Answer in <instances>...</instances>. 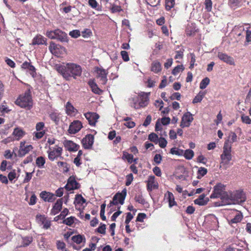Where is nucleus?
<instances>
[{
	"instance_id": "1",
	"label": "nucleus",
	"mask_w": 251,
	"mask_h": 251,
	"mask_svg": "<svg viewBox=\"0 0 251 251\" xmlns=\"http://www.w3.org/2000/svg\"><path fill=\"white\" fill-rule=\"evenodd\" d=\"M57 70L66 80H69L72 77L75 78L76 76H80L82 73L81 66L75 63L59 65L57 67Z\"/></svg>"
},
{
	"instance_id": "2",
	"label": "nucleus",
	"mask_w": 251,
	"mask_h": 251,
	"mask_svg": "<svg viewBox=\"0 0 251 251\" xmlns=\"http://www.w3.org/2000/svg\"><path fill=\"white\" fill-rule=\"evenodd\" d=\"M231 146L229 144V140H226L223 147V151L220 157L221 161L220 162L221 167L223 166L225 169L229 167V162L232 159Z\"/></svg>"
},
{
	"instance_id": "3",
	"label": "nucleus",
	"mask_w": 251,
	"mask_h": 251,
	"mask_svg": "<svg viewBox=\"0 0 251 251\" xmlns=\"http://www.w3.org/2000/svg\"><path fill=\"white\" fill-rule=\"evenodd\" d=\"M15 104L21 108L30 109L32 106V100L29 91L19 96L15 101Z\"/></svg>"
},
{
	"instance_id": "4",
	"label": "nucleus",
	"mask_w": 251,
	"mask_h": 251,
	"mask_svg": "<svg viewBox=\"0 0 251 251\" xmlns=\"http://www.w3.org/2000/svg\"><path fill=\"white\" fill-rule=\"evenodd\" d=\"M62 152L63 149L61 147L50 148L49 150L47 151L48 158L51 161L56 160L58 158L63 159V157L62 156Z\"/></svg>"
},
{
	"instance_id": "5",
	"label": "nucleus",
	"mask_w": 251,
	"mask_h": 251,
	"mask_svg": "<svg viewBox=\"0 0 251 251\" xmlns=\"http://www.w3.org/2000/svg\"><path fill=\"white\" fill-rule=\"evenodd\" d=\"M126 196V189H124L121 193H117L113 197V200L110 201V203L108 206L110 207L114 205H117L118 203L123 205L124 203V201Z\"/></svg>"
},
{
	"instance_id": "6",
	"label": "nucleus",
	"mask_w": 251,
	"mask_h": 251,
	"mask_svg": "<svg viewBox=\"0 0 251 251\" xmlns=\"http://www.w3.org/2000/svg\"><path fill=\"white\" fill-rule=\"evenodd\" d=\"M231 195L233 198V204H241L246 201L245 194L242 190L231 192Z\"/></svg>"
},
{
	"instance_id": "7",
	"label": "nucleus",
	"mask_w": 251,
	"mask_h": 251,
	"mask_svg": "<svg viewBox=\"0 0 251 251\" xmlns=\"http://www.w3.org/2000/svg\"><path fill=\"white\" fill-rule=\"evenodd\" d=\"M225 188V186L224 184L221 183H218L214 187L213 193L210 198L211 199L220 198L223 193L226 192Z\"/></svg>"
},
{
	"instance_id": "8",
	"label": "nucleus",
	"mask_w": 251,
	"mask_h": 251,
	"mask_svg": "<svg viewBox=\"0 0 251 251\" xmlns=\"http://www.w3.org/2000/svg\"><path fill=\"white\" fill-rule=\"evenodd\" d=\"M193 120V115L190 112H187L182 116L180 126L182 128L189 127Z\"/></svg>"
},
{
	"instance_id": "9",
	"label": "nucleus",
	"mask_w": 251,
	"mask_h": 251,
	"mask_svg": "<svg viewBox=\"0 0 251 251\" xmlns=\"http://www.w3.org/2000/svg\"><path fill=\"white\" fill-rule=\"evenodd\" d=\"M96 72L97 73V77L100 79V82L101 84L105 85L107 81V75L108 72L107 70L103 69L97 67L96 68Z\"/></svg>"
},
{
	"instance_id": "10",
	"label": "nucleus",
	"mask_w": 251,
	"mask_h": 251,
	"mask_svg": "<svg viewBox=\"0 0 251 251\" xmlns=\"http://www.w3.org/2000/svg\"><path fill=\"white\" fill-rule=\"evenodd\" d=\"M82 127V125L81 122L78 120L74 121L70 124L68 132L70 134H75L78 132Z\"/></svg>"
},
{
	"instance_id": "11",
	"label": "nucleus",
	"mask_w": 251,
	"mask_h": 251,
	"mask_svg": "<svg viewBox=\"0 0 251 251\" xmlns=\"http://www.w3.org/2000/svg\"><path fill=\"white\" fill-rule=\"evenodd\" d=\"M79 187V184L75 180V177L72 176L69 178L65 188L69 191L77 189Z\"/></svg>"
},
{
	"instance_id": "12",
	"label": "nucleus",
	"mask_w": 251,
	"mask_h": 251,
	"mask_svg": "<svg viewBox=\"0 0 251 251\" xmlns=\"http://www.w3.org/2000/svg\"><path fill=\"white\" fill-rule=\"evenodd\" d=\"M217 56L221 60L229 65H235L234 59L226 53L222 52H218L217 53Z\"/></svg>"
},
{
	"instance_id": "13",
	"label": "nucleus",
	"mask_w": 251,
	"mask_h": 251,
	"mask_svg": "<svg viewBox=\"0 0 251 251\" xmlns=\"http://www.w3.org/2000/svg\"><path fill=\"white\" fill-rule=\"evenodd\" d=\"M94 136L88 134L82 140V143L85 149H90L92 148L94 143Z\"/></svg>"
},
{
	"instance_id": "14",
	"label": "nucleus",
	"mask_w": 251,
	"mask_h": 251,
	"mask_svg": "<svg viewBox=\"0 0 251 251\" xmlns=\"http://www.w3.org/2000/svg\"><path fill=\"white\" fill-rule=\"evenodd\" d=\"M220 198L222 200V205L233 204L231 192L224 193Z\"/></svg>"
},
{
	"instance_id": "15",
	"label": "nucleus",
	"mask_w": 251,
	"mask_h": 251,
	"mask_svg": "<svg viewBox=\"0 0 251 251\" xmlns=\"http://www.w3.org/2000/svg\"><path fill=\"white\" fill-rule=\"evenodd\" d=\"M84 116L88 120L89 124L91 126H95L99 118V115L95 112H87L84 114Z\"/></svg>"
},
{
	"instance_id": "16",
	"label": "nucleus",
	"mask_w": 251,
	"mask_h": 251,
	"mask_svg": "<svg viewBox=\"0 0 251 251\" xmlns=\"http://www.w3.org/2000/svg\"><path fill=\"white\" fill-rule=\"evenodd\" d=\"M40 197L44 201L48 202H53L56 199L54 194L46 191H43L40 193Z\"/></svg>"
},
{
	"instance_id": "17",
	"label": "nucleus",
	"mask_w": 251,
	"mask_h": 251,
	"mask_svg": "<svg viewBox=\"0 0 251 251\" xmlns=\"http://www.w3.org/2000/svg\"><path fill=\"white\" fill-rule=\"evenodd\" d=\"M64 145L66 149L70 151H76L79 148V146L78 145H77L73 141L70 140L65 141Z\"/></svg>"
},
{
	"instance_id": "18",
	"label": "nucleus",
	"mask_w": 251,
	"mask_h": 251,
	"mask_svg": "<svg viewBox=\"0 0 251 251\" xmlns=\"http://www.w3.org/2000/svg\"><path fill=\"white\" fill-rule=\"evenodd\" d=\"M32 45H47V39L40 34L37 35L32 41Z\"/></svg>"
},
{
	"instance_id": "19",
	"label": "nucleus",
	"mask_w": 251,
	"mask_h": 251,
	"mask_svg": "<svg viewBox=\"0 0 251 251\" xmlns=\"http://www.w3.org/2000/svg\"><path fill=\"white\" fill-rule=\"evenodd\" d=\"M49 49L52 54L58 56L59 54V50L60 49H64V48L60 45L56 44L53 42H51L49 47Z\"/></svg>"
},
{
	"instance_id": "20",
	"label": "nucleus",
	"mask_w": 251,
	"mask_h": 251,
	"mask_svg": "<svg viewBox=\"0 0 251 251\" xmlns=\"http://www.w3.org/2000/svg\"><path fill=\"white\" fill-rule=\"evenodd\" d=\"M55 39L62 43H68L69 41L67 34L65 32L59 29H57V33Z\"/></svg>"
},
{
	"instance_id": "21",
	"label": "nucleus",
	"mask_w": 251,
	"mask_h": 251,
	"mask_svg": "<svg viewBox=\"0 0 251 251\" xmlns=\"http://www.w3.org/2000/svg\"><path fill=\"white\" fill-rule=\"evenodd\" d=\"M88 84H89V86L91 88L92 91L98 95H101L102 94L103 91L101 90L100 88H99L98 86V85L96 84V83L94 81V80L90 79L89 80Z\"/></svg>"
},
{
	"instance_id": "22",
	"label": "nucleus",
	"mask_w": 251,
	"mask_h": 251,
	"mask_svg": "<svg viewBox=\"0 0 251 251\" xmlns=\"http://www.w3.org/2000/svg\"><path fill=\"white\" fill-rule=\"evenodd\" d=\"M22 68L23 69H26L28 70L30 74L34 77L36 74L35 67L30 64V63L25 61L22 65Z\"/></svg>"
},
{
	"instance_id": "23",
	"label": "nucleus",
	"mask_w": 251,
	"mask_h": 251,
	"mask_svg": "<svg viewBox=\"0 0 251 251\" xmlns=\"http://www.w3.org/2000/svg\"><path fill=\"white\" fill-rule=\"evenodd\" d=\"M63 199H60L57 200L56 202L55 203L52 209H51V213L53 215H55L58 213L61 209L63 201Z\"/></svg>"
},
{
	"instance_id": "24",
	"label": "nucleus",
	"mask_w": 251,
	"mask_h": 251,
	"mask_svg": "<svg viewBox=\"0 0 251 251\" xmlns=\"http://www.w3.org/2000/svg\"><path fill=\"white\" fill-rule=\"evenodd\" d=\"M205 195L204 194H201V195L199 198L196 199L194 201V203L196 204H198L199 205H204L207 204L208 202L209 199L208 198H205Z\"/></svg>"
},
{
	"instance_id": "25",
	"label": "nucleus",
	"mask_w": 251,
	"mask_h": 251,
	"mask_svg": "<svg viewBox=\"0 0 251 251\" xmlns=\"http://www.w3.org/2000/svg\"><path fill=\"white\" fill-rule=\"evenodd\" d=\"M25 134V131H24L21 128L19 127L15 128L13 132V135L14 137V139L16 140H19L20 139H21Z\"/></svg>"
},
{
	"instance_id": "26",
	"label": "nucleus",
	"mask_w": 251,
	"mask_h": 251,
	"mask_svg": "<svg viewBox=\"0 0 251 251\" xmlns=\"http://www.w3.org/2000/svg\"><path fill=\"white\" fill-rule=\"evenodd\" d=\"M154 176H149L147 181V189L148 190L151 191L153 189L157 188V186L154 184Z\"/></svg>"
},
{
	"instance_id": "27",
	"label": "nucleus",
	"mask_w": 251,
	"mask_h": 251,
	"mask_svg": "<svg viewBox=\"0 0 251 251\" xmlns=\"http://www.w3.org/2000/svg\"><path fill=\"white\" fill-rule=\"evenodd\" d=\"M165 197L168 200L170 207H172L176 204V203L175 201L174 195L171 192H168L167 194L165 195Z\"/></svg>"
},
{
	"instance_id": "28",
	"label": "nucleus",
	"mask_w": 251,
	"mask_h": 251,
	"mask_svg": "<svg viewBox=\"0 0 251 251\" xmlns=\"http://www.w3.org/2000/svg\"><path fill=\"white\" fill-rule=\"evenodd\" d=\"M33 149V147L31 145H27L25 147L21 149H19V156L20 157H23L25 156L26 154L28 153V152Z\"/></svg>"
},
{
	"instance_id": "29",
	"label": "nucleus",
	"mask_w": 251,
	"mask_h": 251,
	"mask_svg": "<svg viewBox=\"0 0 251 251\" xmlns=\"http://www.w3.org/2000/svg\"><path fill=\"white\" fill-rule=\"evenodd\" d=\"M33 241V238L31 236H27L22 237V243L20 247H25L29 245Z\"/></svg>"
},
{
	"instance_id": "30",
	"label": "nucleus",
	"mask_w": 251,
	"mask_h": 251,
	"mask_svg": "<svg viewBox=\"0 0 251 251\" xmlns=\"http://www.w3.org/2000/svg\"><path fill=\"white\" fill-rule=\"evenodd\" d=\"M151 70L155 73H158L161 71V65L160 63L158 61L153 62L151 64Z\"/></svg>"
},
{
	"instance_id": "31",
	"label": "nucleus",
	"mask_w": 251,
	"mask_h": 251,
	"mask_svg": "<svg viewBox=\"0 0 251 251\" xmlns=\"http://www.w3.org/2000/svg\"><path fill=\"white\" fill-rule=\"evenodd\" d=\"M205 94V93L204 92L200 91L199 94L194 98L192 102L194 104L200 102L202 100Z\"/></svg>"
},
{
	"instance_id": "32",
	"label": "nucleus",
	"mask_w": 251,
	"mask_h": 251,
	"mask_svg": "<svg viewBox=\"0 0 251 251\" xmlns=\"http://www.w3.org/2000/svg\"><path fill=\"white\" fill-rule=\"evenodd\" d=\"M58 166L62 169L63 173H67L69 171V168L68 164L66 162L62 161L57 162Z\"/></svg>"
},
{
	"instance_id": "33",
	"label": "nucleus",
	"mask_w": 251,
	"mask_h": 251,
	"mask_svg": "<svg viewBox=\"0 0 251 251\" xmlns=\"http://www.w3.org/2000/svg\"><path fill=\"white\" fill-rule=\"evenodd\" d=\"M45 163V159L43 156L38 157L36 159V164L39 168H43Z\"/></svg>"
},
{
	"instance_id": "34",
	"label": "nucleus",
	"mask_w": 251,
	"mask_h": 251,
	"mask_svg": "<svg viewBox=\"0 0 251 251\" xmlns=\"http://www.w3.org/2000/svg\"><path fill=\"white\" fill-rule=\"evenodd\" d=\"M243 218V215H242V214L240 212H238L236 215L235 216V217L232 219L229 223L230 224H236V223H238L240 222H241V221L242 220Z\"/></svg>"
},
{
	"instance_id": "35",
	"label": "nucleus",
	"mask_w": 251,
	"mask_h": 251,
	"mask_svg": "<svg viewBox=\"0 0 251 251\" xmlns=\"http://www.w3.org/2000/svg\"><path fill=\"white\" fill-rule=\"evenodd\" d=\"M50 117L52 120L55 124L57 125L60 120L59 114L57 112H51L50 114Z\"/></svg>"
},
{
	"instance_id": "36",
	"label": "nucleus",
	"mask_w": 251,
	"mask_h": 251,
	"mask_svg": "<svg viewBox=\"0 0 251 251\" xmlns=\"http://www.w3.org/2000/svg\"><path fill=\"white\" fill-rule=\"evenodd\" d=\"M170 153L178 156H182L184 154V151L177 148L174 147L171 149Z\"/></svg>"
},
{
	"instance_id": "37",
	"label": "nucleus",
	"mask_w": 251,
	"mask_h": 251,
	"mask_svg": "<svg viewBox=\"0 0 251 251\" xmlns=\"http://www.w3.org/2000/svg\"><path fill=\"white\" fill-rule=\"evenodd\" d=\"M75 110L74 106L69 102H67L66 105V111L68 115H72L75 112Z\"/></svg>"
},
{
	"instance_id": "38",
	"label": "nucleus",
	"mask_w": 251,
	"mask_h": 251,
	"mask_svg": "<svg viewBox=\"0 0 251 251\" xmlns=\"http://www.w3.org/2000/svg\"><path fill=\"white\" fill-rule=\"evenodd\" d=\"M183 155L186 159L190 160L193 157L194 152L192 150L188 149L184 151V154Z\"/></svg>"
},
{
	"instance_id": "39",
	"label": "nucleus",
	"mask_w": 251,
	"mask_h": 251,
	"mask_svg": "<svg viewBox=\"0 0 251 251\" xmlns=\"http://www.w3.org/2000/svg\"><path fill=\"white\" fill-rule=\"evenodd\" d=\"M56 247L58 250H61V251H69L66 248L65 243L62 241H57Z\"/></svg>"
},
{
	"instance_id": "40",
	"label": "nucleus",
	"mask_w": 251,
	"mask_h": 251,
	"mask_svg": "<svg viewBox=\"0 0 251 251\" xmlns=\"http://www.w3.org/2000/svg\"><path fill=\"white\" fill-rule=\"evenodd\" d=\"M83 239H85L82 235L80 234L73 236L72 237V241L76 243L77 244H80V243H81Z\"/></svg>"
},
{
	"instance_id": "41",
	"label": "nucleus",
	"mask_w": 251,
	"mask_h": 251,
	"mask_svg": "<svg viewBox=\"0 0 251 251\" xmlns=\"http://www.w3.org/2000/svg\"><path fill=\"white\" fill-rule=\"evenodd\" d=\"M209 82H210L209 78L207 77H205L201 82V83L200 84V88L201 89H205L207 86V85L209 84Z\"/></svg>"
},
{
	"instance_id": "42",
	"label": "nucleus",
	"mask_w": 251,
	"mask_h": 251,
	"mask_svg": "<svg viewBox=\"0 0 251 251\" xmlns=\"http://www.w3.org/2000/svg\"><path fill=\"white\" fill-rule=\"evenodd\" d=\"M207 173V170L204 167H200L198 172V178L200 179Z\"/></svg>"
},
{
	"instance_id": "43",
	"label": "nucleus",
	"mask_w": 251,
	"mask_h": 251,
	"mask_svg": "<svg viewBox=\"0 0 251 251\" xmlns=\"http://www.w3.org/2000/svg\"><path fill=\"white\" fill-rule=\"evenodd\" d=\"M133 101V105H131V106L133 107L135 109H138L139 108L143 106L144 105H146V104L144 102H140L139 103H137L136 102L137 101L138 98H132Z\"/></svg>"
},
{
	"instance_id": "44",
	"label": "nucleus",
	"mask_w": 251,
	"mask_h": 251,
	"mask_svg": "<svg viewBox=\"0 0 251 251\" xmlns=\"http://www.w3.org/2000/svg\"><path fill=\"white\" fill-rule=\"evenodd\" d=\"M122 158L123 159H126L129 163L133 162V155L126 151H124Z\"/></svg>"
},
{
	"instance_id": "45",
	"label": "nucleus",
	"mask_w": 251,
	"mask_h": 251,
	"mask_svg": "<svg viewBox=\"0 0 251 251\" xmlns=\"http://www.w3.org/2000/svg\"><path fill=\"white\" fill-rule=\"evenodd\" d=\"M231 244H237V245H238L237 246V248H243L244 251H246V246L245 243L243 241L236 240L234 241V243H232Z\"/></svg>"
},
{
	"instance_id": "46",
	"label": "nucleus",
	"mask_w": 251,
	"mask_h": 251,
	"mask_svg": "<svg viewBox=\"0 0 251 251\" xmlns=\"http://www.w3.org/2000/svg\"><path fill=\"white\" fill-rule=\"evenodd\" d=\"M75 203H76L77 204H83L86 202V200L84 198L82 197L81 195L77 194L75 196Z\"/></svg>"
},
{
	"instance_id": "47",
	"label": "nucleus",
	"mask_w": 251,
	"mask_h": 251,
	"mask_svg": "<svg viewBox=\"0 0 251 251\" xmlns=\"http://www.w3.org/2000/svg\"><path fill=\"white\" fill-rule=\"evenodd\" d=\"M241 0H229L228 4L232 8L239 7L240 5Z\"/></svg>"
},
{
	"instance_id": "48",
	"label": "nucleus",
	"mask_w": 251,
	"mask_h": 251,
	"mask_svg": "<svg viewBox=\"0 0 251 251\" xmlns=\"http://www.w3.org/2000/svg\"><path fill=\"white\" fill-rule=\"evenodd\" d=\"M175 0H165L166 9L170 10L175 5Z\"/></svg>"
},
{
	"instance_id": "49",
	"label": "nucleus",
	"mask_w": 251,
	"mask_h": 251,
	"mask_svg": "<svg viewBox=\"0 0 251 251\" xmlns=\"http://www.w3.org/2000/svg\"><path fill=\"white\" fill-rule=\"evenodd\" d=\"M184 69V68L182 65H177L172 71V74L176 75H177L179 72L183 71Z\"/></svg>"
},
{
	"instance_id": "50",
	"label": "nucleus",
	"mask_w": 251,
	"mask_h": 251,
	"mask_svg": "<svg viewBox=\"0 0 251 251\" xmlns=\"http://www.w3.org/2000/svg\"><path fill=\"white\" fill-rule=\"evenodd\" d=\"M57 33V29L54 30L47 31L46 32V36L51 39H55L56 35Z\"/></svg>"
},
{
	"instance_id": "51",
	"label": "nucleus",
	"mask_w": 251,
	"mask_h": 251,
	"mask_svg": "<svg viewBox=\"0 0 251 251\" xmlns=\"http://www.w3.org/2000/svg\"><path fill=\"white\" fill-rule=\"evenodd\" d=\"M158 135L154 133H151L149 135V139L156 144L158 143Z\"/></svg>"
},
{
	"instance_id": "52",
	"label": "nucleus",
	"mask_w": 251,
	"mask_h": 251,
	"mask_svg": "<svg viewBox=\"0 0 251 251\" xmlns=\"http://www.w3.org/2000/svg\"><path fill=\"white\" fill-rule=\"evenodd\" d=\"M75 219V218L74 217H73V216L70 217L64 220L63 221V223L66 225L71 226L74 223Z\"/></svg>"
},
{
	"instance_id": "53",
	"label": "nucleus",
	"mask_w": 251,
	"mask_h": 251,
	"mask_svg": "<svg viewBox=\"0 0 251 251\" xmlns=\"http://www.w3.org/2000/svg\"><path fill=\"white\" fill-rule=\"evenodd\" d=\"M105 206V203H102L100 205V216L103 221L106 220V217L104 215Z\"/></svg>"
},
{
	"instance_id": "54",
	"label": "nucleus",
	"mask_w": 251,
	"mask_h": 251,
	"mask_svg": "<svg viewBox=\"0 0 251 251\" xmlns=\"http://www.w3.org/2000/svg\"><path fill=\"white\" fill-rule=\"evenodd\" d=\"M158 143L159 144V145L160 147L161 148H164L166 147V145L167 144V141L166 140L163 138V137H160L158 139Z\"/></svg>"
},
{
	"instance_id": "55",
	"label": "nucleus",
	"mask_w": 251,
	"mask_h": 251,
	"mask_svg": "<svg viewBox=\"0 0 251 251\" xmlns=\"http://www.w3.org/2000/svg\"><path fill=\"white\" fill-rule=\"evenodd\" d=\"M135 200L139 203L144 204L145 203V200L144 199L142 195H136L135 197Z\"/></svg>"
},
{
	"instance_id": "56",
	"label": "nucleus",
	"mask_w": 251,
	"mask_h": 251,
	"mask_svg": "<svg viewBox=\"0 0 251 251\" xmlns=\"http://www.w3.org/2000/svg\"><path fill=\"white\" fill-rule=\"evenodd\" d=\"M146 1L148 4L155 7L159 4L160 0H146Z\"/></svg>"
},
{
	"instance_id": "57",
	"label": "nucleus",
	"mask_w": 251,
	"mask_h": 251,
	"mask_svg": "<svg viewBox=\"0 0 251 251\" xmlns=\"http://www.w3.org/2000/svg\"><path fill=\"white\" fill-rule=\"evenodd\" d=\"M205 6V9L208 12H210L212 10V2L211 0H205L204 2Z\"/></svg>"
},
{
	"instance_id": "58",
	"label": "nucleus",
	"mask_w": 251,
	"mask_h": 251,
	"mask_svg": "<svg viewBox=\"0 0 251 251\" xmlns=\"http://www.w3.org/2000/svg\"><path fill=\"white\" fill-rule=\"evenodd\" d=\"M229 138H230V139H228L227 140H229V144L231 145V144L236 142L237 141V135L235 134V133L233 132H231V133L229 134Z\"/></svg>"
},
{
	"instance_id": "59",
	"label": "nucleus",
	"mask_w": 251,
	"mask_h": 251,
	"mask_svg": "<svg viewBox=\"0 0 251 251\" xmlns=\"http://www.w3.org/2000/svg\"><path fill=\"white\" fill-rule=\"evenodd\" d=\"M241 120L242 122L246 124H251V119L248 116L245 115L244 114L241 116Z\"/></svg>"
},
{
	"instance_id": "60",
	"label": "nucleus",
	"mask_w": 251,
	"mask_h": 251,
	"mask_svg": "<svg viewBox=\"0 0 251 251\" xmlns=\"http://www.w3.org/2000/svg\"><path fill=\"white\" fill-rule=\"evenodd\" d=\"M69 35L73 38H76L80 36V32L78 30H73L70 32Z\"/></svg>"
},
{
	"instance_id": "61",
	"label": "nucleus",
	"mask_w": 251,
	"mask_h": 251,
	"mask_svg": "<svg viewBox=\"0 0 251 251\" xmlns=\"http://www.w3.org/2000/svg\"><path fill=\"white\" fill-rule=\"evenodd\" d=\"M106 225L104 224H100V226L97 229V231L102 234H105Z\"/></svg>"
},
{
	"instance_id": "62",
	"label": "nucleus",
	"mask_w": 251,
	"mask_h": 251,
	"mask_svg": "<svg viewBox=\"0 0 251 251\" xmlns=\"http://www.w3.org/2000/svg\"><path fill=\"white\" fill-rule=\"evenodd\" d=\"M191 61L189 68L192 69L194 68L195 63L196 62L195 55L193 53H190Z\"/></svg>"
},
{
	"instance_id": "63",
	"label": "nucleus",
	"mask_w": 251,
	"mask_h": 251,
	"mask_svg": "<svg viewBox=\"0 0 251 251\" xmlns=\"http://www.w3.org/2000/svg\"><path fill=\"white\" fill-rule=\"evenodd\" d=\"M126 185L128 186L131 184L132 181H133V175L132 174H130L126 176Z\"/></svg>"
},
{
	"instance_id": "64",
	"label": "nucleus",
	"mask_w": 251,
	"mask_h": 251,
	"mask_svg": "<svg viewBox=\"0 0 251 251\" xmlns=\"http://www.w3.org/2000/svg\"><path fill=\"white\" fill-rule=\"evenodd\" d=\"M146 217V215L143 213H140L136 217V221L143 222L144 219Z\"/></svg>"
}]
</instances>
